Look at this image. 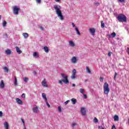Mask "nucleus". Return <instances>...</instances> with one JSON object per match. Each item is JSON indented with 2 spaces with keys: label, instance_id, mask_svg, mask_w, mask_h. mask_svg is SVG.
Here are the masks:
<instances>
[{
  "label": "nucleus",
  "instance_id": "30",
  "mask_svg": "<svg viewBox=\"0 0 129 129\" xmlns=\"http://www.w3.org/2000/svg\"><path fill=\"white\" fill-rule=\"evenodd\" d=\"M28 80L29 78L27 77H25L24 78H23V81H24V82H28Z\"/></svg>",
  "mask_w": 129,
  "mask_h": 129
},
{
  "label": "nucleus",
  "instance_id": "18",
  "mask_svg": "<svg viewBox=\"0 0 129 129\" xmlns=\"http://www.w3.org/2000/svg\"><path fill=\"white\" fill-rule=\"evenodd\" d=\"M5 129H9V123L7 121H5L4 123Z\"/></svg>",
  "mask_w": 129,
  "mask_h": 129
},
{
  "label": "nucleus",
  "instance_id": "47",
  "mask_svg": "<svg viewBox=\"0 0 129 129\" xmlns=\"http://www.w3.org/2000/svg\"><path fill=\"white\" fill-rule=\"evenodd\" d=\"M116 129V128L115 127V125H113L112 126V129Z\"/></svg>",
  "mask_w": 129,
  "mask_h": 129
},
{
  "label": "nucleus",
  "instance_id": "39",
  "mask_svg": "<svg viewBox=\"0 0 129 129\" xmlns=\"http://www.w3.org/2000/svg\"><path fill=\"white\" fill-rule=\"evenodd\" d=\"M100 82H103V78L100 77Z\"/></svg>",
  "mask_w": 129,
  "mask_h": 129
},
{
  "label": "nucleus",
  "instance_id": "24",
  "mask_svg": "<svg viewBox=\"0 0 129 129\" xmlns=\"http://www.w3.org/2000/svg\"><path fill=\"white\" fill-rule=\"evenodd\" d=\"M70 46L71 47H74L75 46V44H74V42L72 41H69Z\"/></svg>",
  "mask_w": 129,
  "mask_h": 129
},
{
  "label": "nucleus",
  "instance_id": "38",
  "mask_svg": "<svg viewBox=\"0 0 129 129\" xmlns=\"http://www.w3.org/2000/svg\"><path fill=\"white\" fill-rule=\"evenodd\" d=\"M69 102H70V100H67V101H66L65 102H64V104L66 105H67V104H68V103Z\"/></svg>",
  "mask_w": 129,
  "mask_h": 129
},
{
  "label": "nucleus",
  "instance_id": "49",
  "mask_svg": "<svg viewBox=\"0 0 129 129\" xmlns=\"http://www.w3.org/2000/svg\"><path fill=\"white\" fill-rule=\"evenodd\" d=\"M84 98H85V99H86V98H87V95L86 94H84Z\"/></svg>",
  "mask_w": 129,
  "mask_h": 129
},
{
  "label": "nucleus",
  "instance_id": "1",
  "mask_svg": "<svg viewBox=\"0 0 129 129\" xmlns=\"http://www.w3.org/2000/svg\"><path fill=\"white\" fill-rule=\"evenodd\" d=\"M61 76L64 80H61L58 81V83L60 84V85H63V82L65 83V84H68V83H69V80H68V77L67 76H65V74H61Z\"/></svg>",
  "mask_w": 129,
  "mask_h": 129
},
{
  "label": "nucleus",
  "instance_id": "57",
  "mask_svg": "<svg viewBox=\"0 0 129 129\" xmlns=\"http://www.w3.org/2000/svg\"><path fill=\"white\" fill-rule=\"evenodd\" d=\"M98 128H100V126H98Z\"/></svg>",
  "mask_w": 129,
  "mask_h": 129
},
{
  "label": "nucleus",
  "instance_id": "9",
  "mask_svg": "<svg viewBox=\"0 0 129 129\" xmlns=\"http://www.w3.org/2000/svg\"><path fill=\"white\" fill-rule=\"evenodd\" d=\"M89 32H90V33H91V35H92V36H93V35H94V34L95 33V29L90 28Z\"/></svg>",
  "mask_w": 129,
  "mask_h": 129
},
{
  "label": "nucleus",
  "instance_id": "52",
  "mask_svg": "<svg viewBox=\"0 0 129 129\" xmlns=\"http://www.w3.org/2000/svg\"><path fill=\"white\" fill-rule=\"evenodd\" d=\"M60 1L61 0H55V2H56V3H59Z\"/></svg>",
  "mask_w": 129,
  "mask_h": 129
},
{
  "label": "nucleus",
  "instance_id": "10",
  "mask_svg": "<svg viewBox=\"0 0 129 129\" xmlns=\"http://www.w3.org/2000/svg\"><path fill=\"white\" fill-rule=\"evenodd\" d=\"M72 62L73 64H76V63H77V58L75 56H73L72 58Z\"/></svg>",
  "mask_w": 129,
  "mask_h": 129
},
{
  "label": "nucleus",
  "instance_id": "58",
  "mask_svg": "<svg viewBox=\"0 0 129 129\" xmlns=\"http://www.w3.org/2000/svg\"><path fill=\"white\" fill-rule=\"evenodd\" d=\"M24 129H26V126H25V127H24Z\"/></svg>",
  "mask_w": 129,
  "mask_h": 129
},
{
  "label": "nucleus",
  "instance_id": "26",
  "mask_svg": "<svg viewBox=\"0 0 129 129\" xmlns=\"http://www.w3.org/2000/svg\"><path fill=\"white\" fill-rule=\"evenodd\" d=\"M42 96L43 98H44L46 100V101H47V97L46 96V94L43 93L42 94Z\"/></svg>",
  "mask_w": 129,
  "mask_h": 129
},
{
  "label": "nucleus",
  "instance_id": "5",
  "mask_svg": "<svg viewBox=\"0 0 129 129\" xmlns=\"http://www.w3.org/2000/svg\"><path fill=\"white\" fill-rule=\"evenodd\" d=\"M13 13L14 15H19V11H20V8L18 6H14L13 7Z\"/></svg>",
  "mask_w": 129,
  "mask_h": 129
},
{
  "label": "nucleus",
  "instance_id": "43",
  "mask_svg": "<svg viewBox=\"0 0 129 129\" xmlns=\"http://www.w3.org/2000/svg\"><path fill=\"white\" fill-rule=\"evenodd\" d=\"M0 117H3V112L2 111H0Z\"/></svg>",
  "mask_w": 129,
  "mask_h": 129
},
{
  "label": "nucleus",
  "instance_id": "22",
  "mask_svg": "<svg viewBox=\"0 0 129 129\" xmlns=\"http://www.w3.org/2000/svg\"><path fill=\"white\" fill-rule=\"evenodd\" d=\"M23 36L24 37L25 39H27V38L29 37V34L27 33H23Z\"/></svg>",
  "mask_w": 129,
  "mask_h": 129
},
{
  "label": "nucleus",
  "instance_id": "12",
  "mask_svg": "<svg viewBox=\"0 0 129 129\" xmlns=\"http://www.w3.org/2000/svg\"><path fill=\"white\" fill-rule=\"evenodd\" d=\"M38 106L34 107L32 108V110L34 113H38Z\"/></svg>",
  "mask_w": 129,
  "mask_h": 129
},
{
  "label": "nucleus",
  "instance_id": "32",
  "mask_svg": "<svg viewBox=\"0 0 129 129\" xmlns=\"http://www.w3.org/2000/svg\"><path fill=\"white\" fill-rule=\"evenodd\" d=\"M3 26L4 27H5L7 26V21H4L3 22Z\"/></svg>",
  "mask_w": 129,
  "mask_h": 129
},
{
  "label": "nucleus",
  "instance_id": "34",
  "mask_svg": "<svg viewBox=\"0 0 129 129\" xmlns=\"http://www.w3.org/2000/svg\"><path fill=\"white\" fill-rule=\"evenodd\" d=\"M75 125H77V123H74V122L72 123V126L73 127H74L75 126Z\"/></svg>",
  "mask_w": 129,
  "mask_h": 129
},
{
  "label": "nucleus",
  "instance_id": "20",
  "mask_svg": "<svg viewBox=\"0 0 129 129\" xmlns=\"http://www.w3.org/2000/svg\"><path fill=\"white\" fill-rule=\"evenodd\" d=\"M75 31L77 32V35H78L79 36H80V35H81V33H80V31H79V30L78 29V28H77V27H76Z\"/></svg>",
  "mask_w": 129,
  "mask_h": 129
},
{
  "label": "nucleus",
  "instance_id": "36",
  "mask_svg": "<svg viewBox=\"0 0 129 129\" xmlns=\"http://www.w3.org/2000/svg\"><path fill=\"white\" fill-rule=\"evenodd\" d=\"M117 76V73L116 72L115 73L114 76V79L115 80L116 79V76Z\"/></svg>",
  "mask_w": 129,
  "mask_h": 129
},
{
  "label": "nucleus",
  "instance_id": "37",
  "mask_svg": "<svg viewBox=\"0 0 129 129\" xmlns=\"http://www.w3.org/2000/svg\"><path fill=\"white\" fill-rule=\"evenodd\" d=\"M58 111H59V112H61L62 109L61 108V107L60 106H58Z\"/></svg>",
  "mask_w": 129,
  "mask_h": 129
},
{
  "label": "nucleus",
  "instance_id": "53",
  "mask_svg": "<svg viewBox=\"0 0 129 129\" xmlns=\"http://www.w3.org/2000/svg\"><path fill=\"white\" fill-rule=\"evenodd\" d=\"M21 121H22V122H24V119L21 118Z\"/></svg>",
  "mask_w": 129,
  "mask_h": 129
},
{
  "label": "nucleus",
  "instance_id": "41",
  "mask_svg": "<svg viewBox=\"0 0 129 129\" xmlns=\"http://www.w3.org/2000/svg\"><path fill=\"white\" fill-rule=\"evenodd\" d=\"M101 28H103L104 27V23H102V22H101Z\"/></svg>",
  "mask_w": 129,
  "mask_h": 129
},
{
  "label": "nucleus",
  "instance_id": "27",
  "mask_svg": "<svg viewBox=\"0 0 129 129\" xmlns=\"http://www.w3.org/2000/svg\"><path fill=\"white\" fill-rule=\"evenodd\" d=\"M4 70L5 73H9V69L7 67L4 68Z\"/></svg>",
  "mask_w": 129,
  "mask_h": 129
},
{
  "label": "nucleus",
  "instance_id": "48",
  "mask_svg": "<svg viewBox=\"0 0 129 129\" xmlns=\"http://www.w3.org/2000/svg\"><path fill=\"white\" fill-rule=\"evenodd\" d=\"M127 53L128 55H129V47L127 48Z\"/></svg>",
  "mask_w": 129,
  "mask_h": 129
},
{
  "label": "nucleus",
  "instance_id": "35",
  "mask_svg": "<svg viewBox=\"0 0 129 129\" xmlns=\"http://www.w3.org/2000/svg\"><path fill=\"white\" fill-rule=\"evenodd\" d=\"M21 97H22L23 98H26V94L25 93L22 94Z\"/></svg>",
  "mask_w": 129,
  "mask_h": 129
},
{
  "label": "nucleus",
  "instance_id": "56",
  "mask_svg": "<svg viewBox=\"0 0 129 129\" xmlns=\"http://www.w3.org/2000/svg\"><path fill=\"white\" fill-rule=\"evenodd\" d=\"M1 19H2V16L0 15V20H1Z\"/></svg>",
  "mask_w": 129,
  "mask_h": 129
},
{
  "label": "nucleus",
  "instance_id": "3",
  "mask_svg": "<svg viewBox=\"0 0 129 129\" xmlns=\"http://www.w3.org/2000/svg\"><path fill=\"white\" fill-rule=\"evenodd\" d=\"M103 89H104V94H106V95H107L108 93H109V90H110L109 87L107 83L105 82L104 83Z\"/></svg>",
  "mask_w": 129,
  "mask_h": 129
},
{
  "label": "nucleus",
  "instance_id": "19",
  "mask_svg": "<svg viewBox=\"0 0 129 129\" xmlns=\"http://www.w3.org/2000/svg\"><path fill=\"white\" fill-rule=\"evenodd\" d=\"M16 101L18 104H23V101L20 98H17Z\"/></svg>",
  "mask_w": 129,
  "mask_h": 129
},
{
  "label": "nucleus",
  "instance_id": "7",
  "mask_svg": "<svg viewBox=\"0 0 129 129\" xmlns=\"http://www.w3.org/2000/svg\"><path fill=\"white\" fill-rule=\"evenodd\" d=\"M41 84L44 87H48V85H47V82H46V80L45 79H44L42 81Z\"/></svg>",
  "mask_w": 129,
  "mask_h": 129
},
{
  "label": "nucleus",
  "instance_id": "21",
  "mask_svg": "<svg viewBox=\"0 0 129 129\" xmlns=\"http://www.w3.org/2000/svg\"><path fill=\"white\" fill-rule=\"evenodd\" d=\"M14 79H15V81H14V85L15 86H17V85H18V79H17V77H14Z\"/></svg>",
  "mask_w": 129,
  "mask_h": 129
},
{
  "label": "nucleus",
  "instance_id": "4",
  "mask_svg": "<svg viewBox=\"0 0 129 129\" xmlns=\"http://www.w3.org/2000/svg\"><path fill=\"white\" fill-rule=\"evenodd\" d=\"M54 9L57 14V15H58V14H59L61 12V7L58 5H54Z\"/></svg>",
  "mask_w": 129,
  "mask_h": 129
},
{
  "label": "nucleus",
  "instance_id": "45",
  "mask_svg": "<svg viewBox=\"0 0 129 129\" xmlns=\"http://www.w3.org/2000/svg\"><path fill=\"white\" fill-rule=\"evenodd\" d=\"M39 28H40L41 31H44V28H43V27L40 26Z\"/></svg>",
  "mask_w": 129,
  "mask_h": 129
},
{
  "label": "nucleus",
  "instance_id": "23",
  "mask_svg": "<svg viewBox=\"0 0 129 129\" xmlns=\"http://www.w3.org/2000/svg\"><path fill=\"white\" fill-rule=\"evenodd\" d=\"M73 104H76L77 100L75 98H72L71 100Z\"/></svg>",
  "mask_w": 129,
  "mask_h": 129
},
{
  "label": "nucleus",
  "instance_id": "31",
  "mask_svg": "<svg viewBox=\"0 0 129 129\" xmlns=\"http://www.w3.org/2000/svg\"><path fill=\"white\" fill-rule=\"evenodd\" d=\"M80 93H82V94H84V89H80Z\"/></svg>",
  "mask_w": 129,
  "mask_h": 129
},
{
  "label": "nucleus",
  "instance_id": "6",
  "mask_svg": "<svg viewBox=\"0 0 129 129\" xmlns=\"http://www.w3.org/2000/svg\"><path fill=\"white\" fill-rule=\"evenodd\" d=\"M76 70L74 69L72 72L71 78L72 79H75L76 78Z\"/></svg>",
  "mask_w": 129,
  "mask_h": 129
},
{
  "label": "nucleus",
  "instance_id": "54",
  "mask_svg": "<svg viewBox=\"0 0 129 129\" xmlns=\"http://www.w3.org/2000/svg\"><path fill=\"white\" fill-rule=\"evenodd\" d=\"M23 124L24 126L25 127V121L23 122Z\"/></svg>",
  "mask_w": 129,
  "mask_h": 129
},
{
  "label": "nucleus",
  "instance_id": "40",
  "mask_svg": "<svg viewBox=\"0 0 129 129\" xmlns=\"http://www.w3.org/2000/svg\"><path fill=\"white\" fill-rule=\"evenodd\" d=\"M111 54H112V52H109L108 53V56H109V57H110L111 56Z\"/></svg>",
  "mask_w": 129,
  "mask_h": 129
},
{
  "label": "nucleus",
  "instance_id": "42",
  "mask_svg": "<svg viewBox=\"0 0 129 129\" xmlns=\"http://www.w3.org/2000/svg\"><path fill=\"white\" fill-rule=\"evenodd\" d=\"M46 105L47 106H48V107H50V104H49V103H48V102H46Z\"/></svg>",
  "mask_w": 129,
  "mask_h": 129
},
{
  "label": "nucleus",
  "instance_id": "11",
  "mask_svg": "<svg viewBox=\"0 0 129 129\" xmlns=\"http://www.w3.org/2000/svg\"><path fill=\"white\" fill-rule=\"evenodd\" d=\"M58 17H59L60 20L61 21H63L64 20V17H63V15H62V12H60L57 14Z\"/></svg>",
  "mask_w": 129,
  "mask_h": 129
},
{
  "label": "nucleus",
  "instance_id": "50",
  "mask_svg": "<svg viewBox=\"0 0 129 129\" xmlns=\"http://www.w3.org/2000/svg\"><path fill=\"white\" fill-rule=\"evenodd\" d=\"M72 25L73 28L75 27V24H74V23H72Z\"/></svg>",
  "mask_w": 129,
  "mask_h": 129
},
{
  "label": "nucleus",
  "instance_id": "29",
  "mask_svg": "<svg viewBox=\"0 0 129 129\" xmlns=\"http://www.w3.org/2000/svg\"><path fill=\"white\" fill-rule=\"evenodd\" d=\"M111 36L112 37V38H114L116 36V33L113 32L112 34H111Z\"/></svg>",
  "mask_w": 129,
  "mask_h": 129
},
{
  "label": "nucleus",
  "instance_id": "17",
  "mask_svg": "<svg viewBox=\"0 0 129 129\" xmlns=\"http://www.w3.org/2000/svg\"><path fill=\"white\" fill-rule=\"evenodd\" d=\"M0 87L1 88H5V83L4 82L3 80L1 81L0 83Z\"/></svg>",
  "mask_w": 129,
  "mask_h": 129
},
{
  "label": "nucleus",
  "instance_id": "16",
  "mask_svg": "<svg viewBox=\"0 0 129 129\" xmlns=\"http://www.w3.org/2000/svg\"><path fill=\"white\" fill-rule=\"evenodd\" d=\"M114 121H118L119 120V117L117 115L114 116Z\"/></svg>",
  "mask_w": 129,
  "mask_h": 129
},
{
  "label": "nucleus",
  "instance_id": "44",
  "mask_svg": "<svg viewBox=\"0 0 129 129\" xmlns=\"http://www.w3.org/2000/svg\"><path fill=\"white\" fill-rule=\"evenodd\" d=\"M37 4H41V0H36Z\"/></svg>",
  "mask_w": 129,
  "mask_h": 129
},
{
  "label": "nucleus",
  "instance_id": "28",
  "mask_svg": "<svg viewBox=\"0 0 129 129\" xmlns=\"http://www.w3.org/2000/svg\"><path fill=\"white\" fill-rule=\"evenodd\" d=\"M86 70L88 72V73H89L90 74V73H91V71H90V69H89V68H88V67H86Z\"/></svg>",
  "mask_w": 129,
  "mask_h": 129
},
{
  "label": "nucleus",
  "instance_id": "2",
  "mask_svg": "<svg viewBox=\"0 0 129 129\" xmlns=\"http://www.w3.org/2000/svg\"><path fill=\"white\" fill-rule=\"evenodd\" d=\"M117 19L120 23L126 22V17L123 14H119L117 17Z\"/></svg>",
  "mask_w": 129,
  "mask_h": 129
},
{
  "label": "nucleus",
  "instance_id": "33",
  "mask_svg": "<svg viewBox=\"0 0 129 129\" xmlns=\"http://www.w3.org/2000/svg\"><path fill=\"white\" fill-rule=\"evenodd\" d=\"M94 122H98V119L96 117L94 118Z\"/></svg>",
  "mask_w": 129,
  "mask_h": 129
},
{
  "label": "nucleus",
  "instance_id": "13",
  "mask_svg": "<svg viewBox=\"0 0 129 129\" xmlns=\"http://www.w3.org/2000/svg\"><path fill=\"white\" fill-rule=\"evenodd\" d=\"M5 53L6 55H11L12 54V50L11 49H7L5 50Z\"/></svg>",
  "mask_w": 129,
  "mask_h": 129
},
{
  "label": "nucleus",
  "instance_id": "46",
  "mask_svg": "<svg viewBox=\"0 0 129 129\" xmlns=\"http://www.w3.org/2000/svg\"><path fill=\"white\" fill-rule=\"evenodd\" d=\"M119 3H124L125 0H118Z\"/></svg>",
  "mask_w": 129,
  "mask_h": 129
},
{
  "label": "nucleus",
  "instance_id": "14",
  "mask_svg": "<svg viewBox=\"0 0 129 129\" xmlns=\"http://www.w3.org/2000/svg\"><path fill=\"white\" fill-rule=\"evenodd\" d=\"M43 49H44V51L45 52V53H49V51H50L49 47L47 46H44L43 48Z\"/></svg>",
  "mask_w": 129,
  "mask_h": 129
},
{
  "label": "nucleus",
  "instance_id": "8",
  "mask_svg": "<svg viewBox=\"0 0 129 129\" xmlns=\"http://www.w3.org/2000/svg\"><path fill=\"white\" fill-rule=\"evenodd\" d=\"M81 112L83 115H86V110H85V108H81Z\"/></svg>",
  "mask_w": 129,
  "mask_h": 129
},
{
  "label": "nucleus",
  "instance_id": "55",
  "mask_svg": "<svg viewBox=\"0 0 129 129\" xmlns=\"http://www.w3.org/2000/svg\"><path fill=\"white\" fill-rule=\"evenodd\" d=\"M73 86L75 87V84H73Z\"/></svg>",
  "mask_w": 129,
  "mask_h": 129
},
{
  "label": "nucleus",
  "instance_id": "25",
  "mask_svg": "<svg viewBox=\"0 0 129 129\" xmlns=\"http://www.w3.org/2000/svg\"><path fill=\"white\" fill-rule=\"evenodd\" d=\"M33 56L36 57V58H39V54H38V52H34L33 53Z\"/></svg>",
  "mask_w": 129,
  "mask_h": 129
},
{
  "label": "nucleus",
  "instance_id": "15",
  "mask_svg": "<svg viewBox=\"0 0 129 129\" xmlns=\"http://www.w3.org/2000/svg\"><path fill=\"white\" fill-rule=\"evenodd\" d=\"M15 48L16 49V52L18 53V54H22V50L20 49V48H19V47L16 46L15 47Z\"/></svg>",
  "mask_w": 129,
  "mask_h": 129
},
{
  "label": "nucleus",
  "instance_id": "51",
  "mask_svg": "<svg viewBox=\"0 0 129 129\" xmlns=\"http://www.w3.org/2000/svg\"><path fill=\"white\" fill-rule=\"evenodd\" d=\"M95 5L98 6L99 5V3H95Z\"/></svg>",
  "mask_w": 129,
  "mask_h": 129
}]
</instances>
